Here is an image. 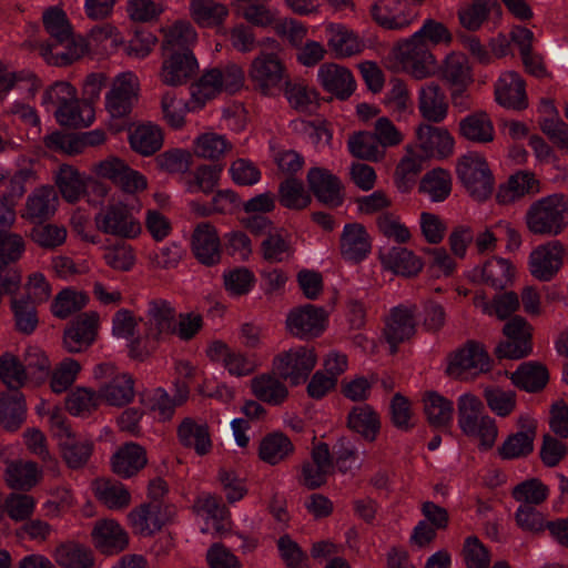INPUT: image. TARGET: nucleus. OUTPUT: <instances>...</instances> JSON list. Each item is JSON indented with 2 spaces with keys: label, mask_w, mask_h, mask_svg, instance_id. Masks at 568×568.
<instances>
[{
  "label": "nucleus",
  "mask_w": 568,
  "mask_h": 568,
  "mask_svg": "<svg viewBox=\"0 0 568 568\" xmlns=\"http://www.w3.org/2000/svg\"><path fill=\"white\" fill-rule=\"evenodd\" d=\"M192 252L196 260L206 266L221 261L220 237L214 225L209 222L199 223L191 239Z\"/></svg>",
  "instance_id": "aec40b11"
},
{
  "label": "nucleus",
  "mask_w": 568,
  "mask_h": 568,
  "mask_svg": "<svg viewBox=\"0 0 568 568\" xmlns=\"http://www.w3.org/2000/svg\"><path fill=\"white\" fill-rule=\"evenodd\" d=\"M278 201L286 209L301 211L311 204L312 196L302 181L291 176L280 183Z\"/></svg>",
  "instance_id": "3c124183"
},
{
  "label": "nucleus",
  "mask_w": 568,
  "mask_h": 568,
  "mask_svg": "<svg viewBox=\"0 0 568 568\" xmlns=\"http://www.w3.org/2000/svg\"><path fill=\"white\" fill-rule=\"evenodd\" d=\"M186 399L185 395L171 398L163 388L141 394V403L151 412L158 413L159 419L165 422L172 418L175 407Z\"/></svg>",
  "instance_id": "603ef678"
},
{
  "label": "nucleus",
  "mask_w": 568,
  "mask_h": 568,
  "mask_svg": "<svg viewBox=\"0 0 568 568\" xmlns=\"http://www.w3.org/2000/svg\"><path fill=\"white\" fill-rule=\"evenodd\" d=\"M456 174L469 195L476 201L487 200L495 186V180L486 159L476 152L460 156Z\"/></svg>",
  "instance_id": "f03ea898"
},
{
  "label": "nucleus",
  "mask_w": 568,
  "mask_h": 568,
  "mask_svg": "<svg viewBox=\"0 0 568 568\" xmlns=\"http://www.w3.org/2000/svg\"><path fill=\"white\" fill-rule=\"evenodd\" d=\"M232 150V144L224 135L203 133L194 141L193 152L197 158L219 161Z\"/></svg>",
  "instance_id": "5fc2aeb1"
},
{
  "label": "nucleus",
  "mask_w": 568,
  "mask_h": 568,
  "mask_svg": "<svg viewBox=\"0 0 568 568\" xmlns=\"http://www.w3.org/2000/svg\"><path fill=\"white\" fill-rule=\"evenodd\" d=\"M95 495L110 509H123L131 503V495L120 481H97Z\"/></svg>",
  "instance_id": "13d9d810"
},
{
  "label": "nucleus",
  "mask_w": 568,
  "mask_h": 568,
  "mask_svg": "<svg viewBox=\"0 0 568 568\" xmlns=\"http://www.w3.org/2000/svg\"><path fill=\"white\" fill-rule=\"evenodd\" d=\"M316 362L313 347L298 346L276 355L273 359V372L283 381L298 385L307 379Z\"/></svg>",
  "instance_id": "39448f33"
},
{
  "label": "nucleus",
  "mask_w": 568,
  "mask_h": 568,
  "mask_svg": "<svg viewBox=\"0 0 568 568\" xmlns=\"http://www.w3.org/2000/svg\"><path fill=\"white\" fill-rule=\"evenodd\" d=\"M176 315V310L169 301L163 298L151 300L148 303L144 322L148 337L163 341L166 336L174 335Z\"/></svg>",
  "instance_id": "ddd939ff"
},
{
  "label": "nucleus",
  "mask_w": 568,
  "mask_h": 568,
  "mask_svg": "<svg viewBox=\"0 0 568 568\" xmlns=\"http://www.w3.org/2000/svg\"><path fill=\"white\" fill-rule=\"evenodd\" d=\"M222 79L220 68L206 70L201 78L191 85L193 102L201 108L206 101L214 99L223 91Z\"/></svg>",
  "instance_id": "de8ad7c7"
},
{
  "label": "nucleus",
  "mask_w": 568,
  "mask_h": 568,
  "mask_svg": "<svg viewBox=\"0 0 568 568\" xmlns=\"http://www.w3.org/2000/svg\"><path fill=\"white\" fill-rule=\"evenodd\" d=\"M494 9H500L498 0H473L458 10L459 23L468 31H477Z\"/></svg>",
  "instance_id": "a19ab883"
},
{
  "label": "nucleus",
  "mask_w": 568,
  "mask_h": 568,
  "mask_svg": "<svg viewBox=\"0 0 568 568\" xmlns=\"http://www.w3.org/2000/svg\"><path fill=\"white\" fill-rule=\"evenodd\" d=\"M196 41V32L189 22L179 21L165 33L162 43L164 53L192 51L191 47Z\"/></svg>",
  "instance_id": "09e8293b"
},
{
  "label": "nucleus",
  "mask_w": 568,
  "mask_h": 568,
  "mask_svg": "<svg viewBox=\"0 0 568 568\" xmlns=\"http://www.w3.org/2000/svg\"><path fill=\"white\" fill-rule=\"evenodd\" d=\"M458 132L465 140L477 144L490 143L495 139L493 121L485 111H477L462 119Z\"/></svg>",
  "instance_id": "473e14b6"
},
{
  "label": "nucleus",
  "mask_w": 568,
  "mask_h": 568,
  "mask_svg": "<svg viewBox=\"0 0 568 568\" xmlns=\"http://www.w3.org/2000/svg\"><path fill=\"white\" fill-rule=\"evenodd\" d=\"M439 75L449 88H467L474 81L468 58L462 52H452L444 59Z\"/></svg>",
  "instance_id": "c85d7f7f"
},
{
  "label": "nucleus",
  "mask_w": 568,
  "mask_h": 568,
  "mask_svg": "<svg viewBox=\"0 0 568 568\" xmlns=\"http://www.w3.org/2000/svg\"><path fill=\"white\" fill-rule=\"evenodd\" d=\"M94 222L103 234L120 239H134L142 231L131 209L122 202L109 203L95 215Z\"/></svg>",
  "instance_id": "423d86ee"
},
{
  "label": "nucleus",
  "mask_w": 568,
  "mask_h": 568,
  "mask_svg": "<svg viewBox=\"0 0 568 568\" xmlns=\"http://www.w3.org/2000/svg\"><path fill=\"white\" fill-rule=\"evenodd\" d=\"M99 176L111 180L124 193L134 194L146 189L144 175L131 169L124 161L112 158L101 161L97 165Z\"/></svg>",
  "instance_id": "9b49d317"
},
{
  "label": "nucleus",
  "mask_w": 568,
  "mask_h": 568,
  "mask_svg": "<svg viewBox=\"0 0 568 568\" xmlns=\"http://www.w3.org/2000/svg\"><path fill=\"white\" fill-rule=\"evenodd\" d=\"M146 464L148 455L145 448L133 442L121 445L110 460L112 471L124 479L139 474Z\"/></svg>",
  "instance_id": "412c9836"
},
{
  "label": "nucleus",
  "mask_w": 568,
  "mask_h": 568,
  "mask_svg": "<svg viewBox=\"0 0 568 568\" xmlns=\"http://www.w3.org/2000/svg\"><path fill=\"white\" fill-rule=\"evenodd\" d=\"M54 558L62 568H93L94 566L92 550L73 542L60 545Z\"/></svg>",
  "instance_id": "8fccbe9b"
},
{
  "label": "nucleus",
  "mask_w": 568,
  "mask_h": 568,
  "mask_svg": "<svg viewBox=\"0 0 568 568\" xmlns=\"http://www.w3.org/2000/svg\"><path fill=\"white\" fill-rule=\"evenodd\" d=\"M26 412L24 396L19 389L0 394V424L3 428L10 432L20 428L26 419Z\"/></svg>",
  "instance_id": "f704fd0d"
},
{
  "label": "nucleus",
  "mask_w": 568,
  "mask_h": 568,
  "mask_svg": "<svg viewBox=\"0 0 568 568\" xmlns=\"http://www.w3.org/2000/svg\"><path fill=\"white\" fill-rule=\"evenodd\" d=\"M328 47L336 58H347L362 51L364 44L358 37L345 27L329 26Z\"/></svg>",
  "instance_id": "49530a36"
},
{
  "label": "nucleus",
  "mask_w": 568,
  "mask_h": 568,
  "mask_svg": "<svg viewBox=\"0 0 568 568\" xmlns=\"http://www.w3.org/2000/svg\"><path fill=\"white\" fill-rule=\"evenodd\" d=\"M484 405L481 400L470 394L459 397L457 403L458 424L463 433H470L473 425L479 422L483 416Z\"/></svg>",
  "instance_id": "774afa93"
},
{
  "label": "nucleus",
  "mask_w": 568,
  "mask_h": 568,
  "mask_svg": "<svg viewBox=\"0 0 568 568\" xmlns=\"http://www.w3.org/2000/svg\"><path fill=\"white\" fill-rule=\"evenodd\" d=\"M396 49L397 58L416 80L426 79L435 72L436 60L429 44L420 38L416 39L415 33L409 39L399 41Z\"/></svg>",
  "instance_id": "0eeeda50"
},
{
  "label": "nucleus",
  "mask_w": 568,
  "mask_h": 568,
  "mask_svg": "<svg viewBox=\"0 0 568 568\" xmlns=\"http://www.w3.org/2000/svg\"><path fill=\"white\" fill-rule=\"evenodd\" d=\"M248 79L254 90L272 97L282 91L290 75L277 54L262 52L252 61Z\"/></svg>",
  "instance_id": "7ed1b4c3"
},
{
  "label": "nucleus",
  "mask_w": 568,
  "mask_h": 568,
  "mask_svg": "<svg viewBox=\"0 0 568 568\" xmlns=\"http://www.w3.org/2000/svg\"><path fill=\"white\" fill-rule=\"evenodd\" d=\"M549 374L545 366L535 363H525L513 373L511 381L515 386L526 392L541 390L548 383Z\"/></svg>",
  "instance_id": "79ce46f5"
},
{
  "label": "nucleus",
  "mask_w": 568,
  "mask_h": 568,
  "mask_svg": "<svg viewBox=\"0 0 568 568\" xmlns=\"http://www.w3.org/2000/svg\"><path fill=\"white\" fill-rule=\"evenodd\" d=\"M135 97L136 78L130 72L121 73L106 95V109L113 118H123L131 112Z\"/></svg>",
  "instance_id": "5701e85b"
},
{
  "label": "nucleus",
  "mask_w": 568,
  "mask_h": 568,
  "mask_svg": "<svg viewBox=\"0 0 568 568\" xmlns=\"http://www.w3.org/2000/svg\"><path fill=\"white\" fill-rule=\"evenodd\" d=\"M564 251L559 241L537 246L529 255L531 275L541 282L552 280L562 265Z\"/></svg>",
  "instance_id": "2eb2a0df"
},
{
  "label": "nucleus",
  "mask_w": 568,
  "mask_h": 568,
  "mask_svg": "<svg viewBox=\"0 0 568 568\" xmlns=\"http://www.w3.org/2000/svg\"><path fill=\"white\" fill-rule=\"evenodd\" d=\"M525 222L532 234H560L568 225V197L562 193H554L535 201L526 212Z\"/></svg>",
  "instance_id": "f257e3e1"
},
{
  "label": "nucleus",
  "mask_w": 568,
  "mask_h": 568,
  "mask_svg": "<svg viewBox=\"0 0 568 568\" xmlns=\"http://www.w3.org/2000/svg\"><path fill=\"white\" fill-rule=\"evenodd\" d=\"M41 57L48 64L67 67L79 60L87 51V44L82 37L74 34L53 39L39 45Z\"/></svg>",
  "instance_id": "f8f14e48"
},
{
  "label": "nucleus",
  "mask_w": 568,
  "mask_h": 568,
  "mask_svg": "<svg viewBox=\"0 0 568 568\" xmlns=\"http://www.w3.org/2000/svg\"><path fill=\"white\" fill-rule=\"evenodd\" d=\"M94 545L103 554H118L128 546V535L114 520L97 523L92 530Z\"/></svg>",
  "instance_id": "c756f323"
},
{
  "label": "nucleus",
  "mask_w": 568,
  "mask_h": 568,
  "mask_svg": "<svg viewBox=\"0 0 568 568\" xmlns=\"http://www.w3.org/2000/svg\"><path fill=\"white\" fill-rule=\"evenodd\" d=\"M532 325L523 316H511L503 327L505 339L499 342L494 354L498 359H520L532 352Z\"/></svg>",
  "instance_id": "20e7f679"
},
{
  "label": "nucleus",
  "mask_w": 568,
  "mask_h": 568,
  "mask_svg": "<svg viewBox=\"0 0 568 568\" xmlns=\"http://www.w3.org/2000/svg\"><path fill=\"white\" fill-rule=\"evenodd\" d=\"M161 80L164 84L178 87L185 83L196 71L197 61L192 51L163 53Z\"/></svg>",
  "instance_id": "4be33fe9"
},
{
  "label": "nucleus",
  "mask_w": 568,
  "mask_h": 568,
  "mask_svg": "<svg viewBox=\"0 0 568 568\" xmlns=\"http://www.w3.org/2000/svg\"><path fill=\"white\" fill-rule=\"evenodd\" d=\"M496 101L504 108L517 111L528 106L524 79L514 71L505 72L495 85Z\"/></svg>",
  "instance_id": "b1692460"
},
{
  "label": "nucleus",
  "mask_w": 568,
  "mask_h": 568,
  "mask_svg": "<svg viewBox=\"0 0 568 568\" xmlns=\"http://www.w3.org/2000/svg\"><path fill=\"white\" fill-rule=\"evenodd\" d=\"M99 394L109 405L122 407L134 398V381L129 374L114 376L100 387Z\"/></svg>",
  "instance_id": "e433bc0d"
},
{
  "label": "nucleus",
  "mask_w": 568,
  "mask_h": 568,
  "mask_svg": "<svg viewBox=\"0 0 568 568\" xmlns=\"http://www.w3.org/2000/svg\"><path fill=\"white\" fill-rule=\"evenodd\" d=\"M395 11L396 9L388 4L383 6L376 2L371 8V16L378 26L386 30H402L413 22L414 16Z\"/></svg>",
  "instance_id": "69168bd1"
},
{
  "label": "nucleus",
  "mask_w": 568,
  "mask_h": 568,
  "mask_svg": "<svg viewBox=\"0 0 568 568\" xmlns=\"http://www.w3.org/2000/svg\"><path fill=\"white\" fill-rule=\"evenodd\" d=\"M31 240L42 248L54 250L67 239V230L55 224L36 223L30 231Z\"/></svg>",
  "instance_id": "338daca9"
},
{
  "label": "nucleus",
  "mask_w": 568,
  "mask_h": 568,
  "mask_svg": "<svg viewBox=\"0 0 568 568\" xmlns=\"http://www.w3.org/2000/svg\"><path fill=\"white\" fill-rule=\"evenodd\" d=\"M339 242L343 258L353 263H359L366 258L372 248L371 237L361 223L346 224Z\"/></svg>",
  "instance_id": "bb28decb"
},
{
  "label": "nucleus",
  "mask_w": 568,
  "mask_h": 568,
  "mask_svg": "<svg viewBox=\"0 0 568 568\" xmlns=\"http://www.w3.org/2000/svg\"><path fill=\"white\" fill-rule=\"evenodd\" d=\"M192 19L201 27H216L224 22L229 9L212 0H192L190 4Z\"/></svg>",
  "instance_id": "c03bdc74"
},
{
  "label": "nucleus",
  "mask_w": 568,
  "mask_h": 568,
  "mask_svg": "<svg viewBox=\"0 0 568 568\" xmlns=\"http://www.w3.org/2000/svg\"><path fill=\"white\" fill-rule=\"evenodd\" d=\"M60 454L67 466L71 469L85 467L93 453V443L89 439L67 437L59 442Z\"/></svg>",
  "instance_id": "ea45409f"
},
{
  "label": "nucleus",
  "mask_w": 568,
  "mask_h": 568,
  "mask_svg": "<svg viewBox=\"0 0 568 568\" xmlns=\"http://www.w3.org/2000/svg\"><path fill=\"white\" fill-rule=\"evenodd\" d=\"M424 412L430 426H448L453 419V403L436 392H428L424 397Z\"/></svg>",
  "instance_id": "a18cd8bd"
},
{
  "label": "nucleus",
  "mask_w": 568,
  "mask_h": 568,
  "mask_svg": "<svg viewBox=\"0 0 568 568\" xmlns=\"http://www.w3.org/2000/svg\"><path fill=\"white\" fill-rule=\"evenodd\" d=\"M282 378L270 374L256 376L251 381L253 394L260 400L277 406L288 396L287 387L281 382Z\"/></svg>",
  "instance_id": "58836bf2"
},
{
  "label": "nucleus",
  "mask_w": 568,
  "mask_h": 568,
  "mask_svg": "<svg viewBox=\"0 0 568 568\" xmlns=\"http://www.w3.org/2000/svg\"><path fill=\"white\" fill-rule=\"evenodd\" d=\"M88 301L89 296L87 293L64 288L55 296L51 310L54 316L67 318L71 314L82 310Z\"/></svg>",
  "instance_id": "e2e57ef3"
},
{
  "label": "nucleus",
  "mask_w": 568,
  "mask_h": 568,
  "mask_svg": "<svg viewBox=\"0 0 568 568\" xmlns=\"http://www.w3.org/2000/svg\"><path fill=\"white\" fill-rule=\"evenodd\" d=\"M416 305L397 306L390 312V316L384 328V336L389 344L390 353L397 352L398 345L412 338L416 333L415 313Z\"/></svg>",
  "instance_id": "dca6fc26"
},
{
  "label": "nucleus",
  "mask_w": 568,
  "mask_h": 568,
  "mask_svg": "<svg viewBox=\"0 0 568 568\" xmlns=\"http://www.w3.org/2000/svg\"><path fill=\"white\" fill-rule=\"evenodd\" d=\"M178 438L185 448H192L199 456L207 455L212 449V440L207 424L197 423L185 417L178 427Z\"/></svg>",
  "instance_id": "cd10ccee"
},
{
  "label": "nucleus",
  "mask_w": 568,
  "mask_h": 568,
  "mask_svg": "<svg viewBox=\"0 0 568 568\" xmlns=\"http://www.w3.org/2000/svg\"><path fill=\"white\" fill-rule=\"evenodd\" d=\"M539 192V181L535 174L519 171L508 179L507 183L499 185L496 200L499 204H509L516 200Z\"/></svg>",
  "instance_id": "2f4dec72"
},
{
  "label": "nucleus",
  "mask_w": 568,
  "mask_h": 568,
  "mask_svg": "<svg viewBox=\"0 0 568 568\" xmlns=\"http://www.w3.org/2000/svg\"><path fill=\"white\" fill-rule=\"evenodd\" d=\"M99 315L95 312L79 314L63 332V346L69 353L87 351L98 335Z\"/></svg>",
  "instance_id": "1a4fd4ad"
},
{
  "label": "nucleus",
  "mask_w": 568,
  "mask_h": 568,
  "mask_svg": "<svg viewBox=\"0 0 568 568\" xmlns=\"http://www.w3.org/2000/svg\"><path fill=\"white\" fill-rule=\"evenodd\" d=\"M379 257L383 266L396 275L414 277L423 268L422 260L406 247L394 246Z\"/></svg>",
  "instance_id": "72a5a7b5"
},
{
  "label": "nucleus",
  "mask_w": 568,
  "mask_h": 568,
  "mask_svg": "<svg viewBox=\"0 0 568 568\" xmlns=\"http://www.w3.org/2000/svg\"><path fill=\"white\" fill-rule=\"evenodd\" d=\"M318 80L325 91L339 100L348 99L356 88L352 72L335 63L322 64L318 70Z\"/></svg>",
  "instance_id": "a878e982"
},
{
  "label": "nucleus",
  "mask_w": 568,
  "mask_h": 568,
  "mask_svg": "<svg viewBox=\"0 0 568 568\" xmlns=\"http://www.w3.org/2000/svg\"><path fill=\"white\" fill-rule=\"evenodd\" d=\"M308 187L318 202L328 207H338L344 202L341 180L328 170L312 168L307 173Z\"/></svg>",
  "instance_id": "a211bd4d"
},
{
  "label": "nucleus",
  "mask_w": 568,
  "mask_h": 568,
  "mask_svg": "<svg viewBox=\"0 0 568 568\" xmlns=\"http://www.w3.org/2000/svg\"><path fill=\"white\" fill-rule=\"evenodd\" d=\"M54 116L60 125L68 128L89 126L93 120L92 109L89 105L88 115H82V110L80 106V101L77 98V93L72 100L57 108L54 111Z\"/></svg>",
  "instance_id": "680f3d73"
},
{
  "label": "nucleus",
  "mask_w": 568,
  "mask_h": 568,
  "mask_svg": "<svg viewBox=\"0 0 568 568\" xmlns=\"http://www.w3.org/2000/svg\"><path fill=\"white\" fill-rule=\"evenodd\" d=\"M517 425L519 430L509 434L497 449L498 456L504 460L526 458L534 452L537 422L528 415H521Z\"/></svg>",
  "instance_id": "6e6552de"
},
{
  "label": "nucleus",
  "mask_w": 568,
  "mask_h": 568,
  "mask_svg": "<svg viewBox=\"0 0 568 568\" xmlns=\"http://www.w3.org/2000/svg\"><path fill=\"white\" fill-rule=\"evenodd\" d=\"M349 152L358 159L378 161L383 159L385 150L379 144L373 132H358L348 140Z\"/></svg>",
  "instance_id": "4d7b16f0"
},
{
  "label": "nucleus",
  "mask_w": 568,
  "mask_h": 568,
  "mask_svg": "<svg viewBox=\"0 0 568 568\" xmlns=\"http://www.w3.org/2000/svg\"><path fill=\"white\" fill-rule=\"evenodd\" d=\"M418 150L426 158L444 159L454 151V138L445 128L429 123L420 124L416 130Z\"/></svg>",
  "instance_id": "6ab92c4d"
},
{
  "label": "nucleus",
  "mask_w": 568,
  "mask_h": 568,
  "mask_svg": "<svg viewBox=\"0 0 568 568\" xmlns=\"http://www.w3.org/2000/svg\"><path fill=\"white\" fill-rule=\"evenodd\" d=\"M55 183L63 199L70 203L77 202L85 192V183L78 170L71 165L63 164L55 175Z\"/></svg>",
  "instance_id": "6e6d98bb"
},
{
  "label": "nucleus",
  "mask_w": 568,
  "mask_h": 568,
  "mask_svg": "<svg viewBox=\"0 0 568 568\" xmlns=\"http://www.w3.org/2000/svg\"><path fill=\"white\" fill-rule=\"evenodd\" d=\"M419 189L429 194L434 202L444 201L452 191L449 172L444 169L432 170L422 179Z\"/></svg>",
  "instance_id": "bf43d9fd"
},
{
  "label": "nucleus",
  "mask_w": 568,
  "mask_h": 568,
  "mask_svg": "<svg viewBox=\"0 0 568 568\" xmlns=\"http://www.w3.org/2000/svg\"><path fill=\"white\" fill-rule=\"evenodd\" d=\"M471 369L478 372H488L490 369V358L483 344L469 341L464 347L457 349L450 355L446 373L454 378H460L462 375Z\"/></svg>",
  "instance_id": "4468645a"
},
{
  "label": "nucleus",
  "mask_w": 568,
  "mask_h": 568,
  "mask_svg": "<svg viewBox=\"0 0 568 568\" xmlns=\"http://www.w3.org/2000/svg\"><path fill=\"white\" fill-rule=\"evenodd\" d=\"M57 205L58 194L54 187H39L28 197L23 217L33 223L45 222L53 216Z\"/></svg>",
  "instance_id": "7c9ffc66"
},
{
  "label": "nucleus",
  "mask_w": 568,
  "mask_h": 568,
  "mask_svg": "<svg viewBox=\"0 0 568 568\" xmlns=\"http://www.w3.org/2000/svg\"><path fill=\"white\" fill-rule=\"evenodd\" d=\"M347 427L366 440L374 442L381 429L379 416L368 405L353 407L347 416Z\"/></svg>",
  "instance_id": "c9c22d12"
},
{
  "label": "nucleus",
  "mask_w": 568,
  "mask_h": 568,
  "mask_svg": "<svg viewBox=\"0 0 568 568\" xmlns=\"http://www.w3.org/2000/svg\"><path fill=\"white\" fill-rule=\"evenodd\" d=\"M293 450L294 446L286 435L272 433L261 440L258 456L263 462L276 465L291 455Z\"/></svg>",
  "instance_id": "37998d69"
},
{
  "label": "nucleus",
  "mask_w": 568,
  "mask_h": 568,
  "mask_svg": "<svg viewBox=\"0 0 568 568\" xmlns=\"http://www.w3.org/2000/svg\"><path fill=\"white\" fill-rule=\"evenodd\" d=\"M326 320L327 312L323 307L305 304L291 310L286 318V328L295 337H315L324 331Z\"/></svg>",
  "instance_id": "9d476101"
},
{
  "label": "nucleus",
  "mask_w": 568,
  "mask_h": 568,
  "mask_svg": "<svg viewBox=\"0 0 568 568\" xmlns=\"http://www.w3.org/2000/svg\"><path fill=\"white\" fill-rule=\"evenodd\" d=\"M100 394L91 388L78 387L65 399L68 412L74 416H85L99 406Z\"/></svg>",
  "instance_id": "0e129e2a"
},
{
  "label": "nucleus",
  "mask_w": 568,
  "mask_h": 568,
  "mask_svg": "<svg viewBox=\"0 0 568 568\" xmlns=\"http://www.w3.org/2000/svg\"><path fill=\"white\" fill-rule=\"evenodd\" d=\"M515 267L509 260L491 257L483 266L473 268L467 277L471 283L486 284L495 290H504L511 285Z\"/></svg>",
  "instance_id": "f3484780"
},
{
  "label": "nucleus",
  "mask_w": 568,
  "mask_h": 568,
  "mask_svg": "<svg viewBox=\"0 0 568 568\" xmlns=\"http://www.w3.org/2000/svg\"><path fill=\"white\" fill-rule=\"evenodd\" d=\"M418 110L430 123L443 122L448 113V102L442 87L432 81L423 84L418 94Z\"/></svg>",
  "instance_id": "393cba45"
},
{
  "label": "nucleus",
  "mask_w": 568,
  "mask_h": 568,
  "mask_svg": "<svg viewBox=\"0 0 568 568\" xmlns=\"http://www.w3.org/2000/svg\"><path fill=\"white\" fill-rule=\"evenodd\" d=\"M36 463H11L6 469L7 484L14 489L28 490L38 481Z\"/></svg>",
  "instance_id": "052dcab7"
},
{
  "label": "nucleus",
  "mask_w": 568,
  "mask_h": 568,
  "mask_svg": "<svg viewBox=\"0 0 568 568\" xmlns=\"http://www.w3.org/2000/svg\"><path fill=\"white\" fill-rule=\"evenodd\" d=\"M10 304L16 329L24 335L32 334L39 324L37 304L23 297H11Z\"/></svg>",
  "instance_id": "864d4df0"
},
{
  "label": "nucleus",
  "mask_w": 568,
  "mask_h": 568,
  "mask_svg": "<svg viewBox=\"0 0 568 568\" xmlns=\"http://www.w3.org/2000/svg\"><path fill=\"white\" fill-rule=\"evenodd\" d=\"M129 141L133 151L143 156H149L162 148L163 133L159 125L141 124L130 133Z\"/></svg>",
  "instance_id": "4c0bfd02"
}]
</instances>
